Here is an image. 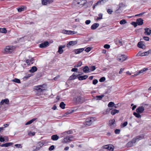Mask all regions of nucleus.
I'll return each mask as SVG.
<instances>
[{"mask_svg": "<svg viewBox=\"0 0 151 151\" xmlns=\"http://www.w3.org/2000/svg\"><path fill=\"white\" fill-rule=\"evenodd\" d=\"M0 32L6 33L7 32V30L5 28H0Z\"/></svg>", "mask_w": 151, "mask_h": 151, "instance_id": "nucleus-33", "label": "nucleus"}, {"mask_svg": "<svg viewBox=\"0 0 151 151\" xmlns=\"http://www.w3.org/2000/svg\"><path fill=\"white\" fill-rule=\"evenodd\" d=\"M99 25L98 23H95L93 24L91 27V28L92 30H94L96 29Z\"/></svg>", "mask_w": 151, "mask_h": 151, "instance_id": "nucleus-18", "label": "nucleus"}, {"mask_svg": "<svg viewBox=\"0 0 151 151\" xmlns=\"http://www.w3.org/2000/svg\"><path fill=\"white\" fill-rule=\"evenodd\" d=\"M144 46L142 42L140 41L138 43L137 46L139 48H143V46Z\"/></svg>", "mask_w": 151, "mask_h": 151, "instance_id": "nucleus-29", "label": "nucleus"}, {"mask_svg": "<svg viewBox=\"0 0 151 151\" xmlns=\"http://www.w3.org/2000/svg\"><path fill=\"white\" fill-rule=\"evenodd\" d=\"M115 122V120L114 119H111L109 121L108 125L111 129H113L116 127V124Z\"/></svg>", "mask_w": 151, "mask_h": 151, "instance_id": "nucleus-4", "label": "nucleus"}, {"mask_svg": "<svg viewBox=\"0 0 151 151\" xmlns=\"http://www.w3.org/2000/svg\"><path fill=\"white\" fill-rule=\"evenodd\" d=\"M114 105V103L112 102H110L108 104V106L109 107H112Z\"/></svg>", "mask_w": 151, "mask_h": 151, "instance_id": "nucleus-40", "label": "nucleus"}, {"mask_svg": "<svg viewBox=\"0 0 151 151\" xmlns=\"http://www.w3.org/2000/svg\"><path fill=\"white\" fill-rule=\"evenodd\" d=\"M9 100L8 99L2 100L0 102V106H2L4 104H9Z\"/></svg>", "mask_w": 151, "mask_h": 151, "instance_id": "nucleus-12", "label": "nucleus"}, {"mask_svg": "<svg viewBox=\"0 0 151 151\" xmlns=\"http://www.w3.org/2000/svg\"><path fill=\"white\" fill-rule=\"evenodd\" d=\"M144 138V136L143 134H141L140 135L137 136L136 137H135L136 139V141H139L140 140L143 139Z\"/></svg>", "mask_w": 151, "mask_h": 151, "instance_id": "nucleus-23", "label": "nucleus"}, {"mask_svg": "<svg viewBox=\"0 0 151 151\" xmlns=\"http://www.w3.org/2000/svg\"><path fill=\"white\" fill-rule=\"evenodd\" d=\"M138 112L136 113L134 112L133 113V115L135 116V117L137 118H139L141 117V115Z\"/></svg>", "mask_w": 151, "mask_h": 151, "instance_id": "nucleus-32", "label": "nucleus"}, {"mask_svg": "<svg viewBox=\"0 0 151 151\" xmlns=\"http://www.w3.org/2000/svg\"><path fill=\"white\" fill-rule=\"evenodd\" d=\"M53 0H42V3L43 5H47L48 4H50L53 2Z\"/></svg>", "mask_w": 151, "mask_h": 151, "instance_id": "nucleus-10", "label": "nucleus"}, {"mask_svg": "<svg viewBox=\"0 0 151 151\" xmlns=\"http://www.w3.org/2000/svg\"><path fill=\"white\" fill-rule=\"evenodd\" d=\"M91 20H86L85 22L86 24H88L91 23Z\"/></svg>", "mask_w": 151, "mask_h": 151, "instance_id": "nucleus-59", "label": "nucleus"}, {"mask_svg": "<svg viewBox=\"0 0 151 151\" xmlns=\"http://www.w3.org/2000/svg\"><path fill=\"white\" fill-rule=\"evenodd\" d=\"M37 68L36 66H34L32 67L30 69L29 71L31 73H33L37 70Z\"/></svg>", "mask_w": 151, "mask_h": 151, "instance_id": "nucleus-20", "label": "nucleus"}, {"mask_svg": "<svg viewBox=\"0 0 151 151\" xmlns=\"http://www.w3.org/2000/svg\"><path fill=\"white\" fill-rule=\"evenodd\" d=\"M119 7L118 9L117 10H116V12H117L119 10L121 9V8L122 7H124L125 5L122 3H121L119 4Z\"/></svg>", "mask_w": 151, "mask_h": 151, "instance_id": "nucleus-31", "label": "nucleus"}, {"mask_svg": "<svg viewBox=\"0 0 151 151\" xmlns=\"http://www.w3.org/2000/svg\"><path fill=\"white\" fill-rule=\"evenodd\" d=\"M133 146V144L131 142L129 141L128 142L126 145V146L127 147H132Z\"/></svg>", "mask_w": 151, "mask_h": 151, "instance_id": "nucleus-39", "label": "nucleus"}, {"mask_svg": "<svg viewBox=\"0 0 151 151\" xmlns=\"http://www.w3.org/2000/svg\"><path fill=\"white\" fill-rule=\"evenodd\" d=\"M145 12H142L140 14H137L136 15H135V16H141Z\"/></svg>", "mask_w": 151, "mask_h": 151, "instance_id": "nucleus-62", "label": "nucleus"}, {"mask_svg": "<svg viewBox=\"0 0 151 151\" xmlns=\"http://www.w3.org/2000/svg\"><path fill=\"white\" fill-rule=\"evenodd\" d=\"M82 62L81 61H80L78 62V64H77V65L74 66V67H79L81 66L82 65Z\"/></svg>", "mask_w": 151, "mask_h": 151, "instance_id": "nucleus-44", "label": "nucleus"}, {"mask_svg": "<svg viewBox=\"0 0 151 151\" xmlns=\"http://www.w3.org/2000/svg\"><path fill=\"white\" fill-rule=\"evenodd\" d=\"M88 77L87 75H84L79 76L78 77V79L80 81H82L86 79Z\"/></svg>", "mask_w": 151, "mask_h": 151, "instance_id": "nucleus-22", "label": "nucleus"}, {"mask_svg": "<svg viewBox=\"0 0 151 151\" xmlns=\"http://www.w3.org/2000/svg\"><path fill=\"white\" fill-rule=\"evenodd\" d=\"M77 76H76L75 75V73H74L71 76L69 77L68 80L70 81L74 80L76 78V77Z\"/></svg>", "mask_w": 151, "mask_h": 151, "instance_id": "nucleus-24", "label": "nucleus"}, {"mask_svg": "<svg viewBox=\"0 0 151 151\" xmlns=\"http://www.w3.org/2000/svg\"><path fill=\"white\" fill-rule=\"evenodd\" d=\"M144 30H145L144 33L145 35H150L151 33V30L150 28L146 27L144 29Z\"/></svg>", "mask_w": 151, "mask_h": 151, "instance_id": "nucleus-16", "label": "nucleus"}, {"mask_svg": "<svg viewBox=\"0 0 151 151\" xmlns=\"http://www.w3.org/2000/svg\"><path fill=\"white\" fill-rule=\"evenodd\" d=\"M107 12L109 14H111L113 12V11L110 9H108L107 10Z\"/></svg>", "mask_w": 151, "mask_h": 151, "instance_id": "nucleus-49", "label": "nucleus"}, {"mask_svg": "<svg viewBox=\"0 0 151 151\" xmlns=\"http://www.w3.org/2000/svg\"><path fill=\"white\" fill-rule=\"evenodd\" d=\"M110 47V45L109 44H105L104 46V48L106 49H109Z\"/></svg>", "mask_w": 151, "mask_h": 151, "instance_id": "nucleus-52", "label": "nucleus"}, {"mask_svg": "<svg viewBox=\"0 0 151 151\" xmlns=\"http://www.w3.org/2000/svg\"><path fill=\"white\" fill-rule=\"evenodd\" d=\"M127 58V56L124 55H121L119 56V58H118V59H119V60L121 61V62H123L124 61L126 60Z\"/></svg>", "mask_w": 151, "mask_h": 151, "instance_id": "nucleus-17", "label": "nucleus"}, {"mask_svg": "<svg viewBox=\"0 0 151 151\" xmlns=\"http://www.w3.org/2000/svg\"><path fill=\"white\" fill-rule=\"evenodd\" d=\"M131 24L132 25L134 26V27H136L137 26V24H138L137 23V22H132Z\"/></svg>", "mask_w": 151, "mask_h": 151, "instance_id": "nucleus-53", "label": "nucleus"}, {"mask_svg": "<svg viewBox=\"0 0 151 151\" xmlns=\"http://www.w3.org/2000/svg\"><path fill=\"white\" fill-rule=\"evenodd\" d=\"M78 70V69L77 68H73L71 69V71L72 72H77Z\"/></svg>", "mask_w": 151, "mask_h": 151, "instance_id": "nucleus-58", "label": "nucleus"}, {"mask_svg": "<svg viewBox=\"0 0 151 151\" xmlns=\"http://www.w3.org/2000/svg\"><path fill=\"white\" fill-rule=\"evenodd\" d=\"M148 70V69L147 68H143V69H142V70H140L139 71V72H137L136 73V74H134V75L132 76H136L138 75L139 74L142 73L144 72L145 71H146V70Z\"/></svg>", "mask_w": 151, "mask_h": 151, "instance_id": "nucleus-14", "label": "nucleus"}, {"mask_svg": "<svg viewBox=\"0 0 151 151\" xmlns=\"http://www.w3.org/2000/svg\"><path fill=\"white\" fill-rule=\"evenodd\" d=\"M59 138V137L56 134L53 135L51 136L52 139L54 141L57 140Z\"/></svg>", "mask_w": 151, "mask_h": 151, "instance_id": "nucleus-26", "label": "nucleus"}, {"mask_svg": "<svg viewBox=\"0 0 151 151\" xmlns=\"http://www.w3.org/2000/svg\"><path fill=\"white\" fill-rule=\"evenodd\" d=\"M104 96V95L100 96H96L95 97V99L97 100H101Z\"/></svg>", "mask_w": 151, "mask_h": 151, "instance_id": "nucleus-30", "label": "nucleus"}, {"mask_svg": "<svg viewBox=\"0 0 151 151\" xmlns=\"http://www.w3.org/2000/svg\"><path fill=\"white\" fill-rule=\"evenodd\" d=\"M70 140V139L68 138V137H66L64 138L62 140V142L63 143H66L67 142H70L69 140Z\"/></svg>", "mask_w": 151, "mask_h": 151, "instance_id": "nucleus-28", "label": "nucleus"}, {"mask_svg": "<svg viewBox=\"0 0 151 151\" xmlns=\"http://www.w3.org/2000/svg\"><path fill=\"white\" fill-rule=\"evenodd\" d=\"M119 23L121 24H124L126 23L127 22L125 19H123L120 21Z\"/></svg>", "mask_w": 151, "mask_h": 151, "instance_id": "nucleus-42", "label": "nucleus"}, {"mask_svg": "<svg viewBox=\"0 0 151 151\" xmlns=\"http://www.w3.org/2000/svg\"><path fill=\"white\" fill-rule=\"evenodd\" d=\"M86 3V0H75L74 1L75 5L78 7H83Z\"/></svg>", "mask_w": 151, "mask_h": 151, "instance_id": "nucleus-2", "label": "nucleus"}, {"mask_svg": "<svg viewBox=\"0 0 151 151\" xmlns=\"http://www.w3.org/2000/svg\"><path fill=\"white\" fill-rule=\"evenodd\" d=\"M67 137H68V138H69V139H70V140H69L70 141L73 140V136L72 135H70Z\"/></svg>", "mask_w": 151, "mask_h": 151, "instance_id": "nucleus-57", "label": "nucleus"}, {"mask_svg": "<svg viewBox=\"0 0 151 151\" xmlns=\"http://www.w3.org/2000/svg\"><path fill=\"white\" fill-rule=\"evenodd\" d=\"M14 49L12 46H7L4 50V53L5 54H9L14 52Z\"/></svg>", "mask_w": 151, "mask_h": 151, "instance_id": "nucleus-3", "label": "nucleus"}, {"mask_svg": "<svg viewBox=\"0 0 151 151\" xmlns=\"http://www.w3.org/2000/svg\"><path fill=\"white\" fill-rule=\"evenodd\" d=\"M84 50V48H81L74 50L73 52H75V54H79L83 52Z\"/></svg>", "mask_w": 151, "mask_h": 151, "instance_id": "nucleus-15", "label": "nucleus"}, {"mask_svg": "<svg viewBox=\"0 0 151 151\" xmlns=\"http://www.w3.org/2000/svg\"><path fill=\"white\" fill-rule=\"evenodd\" d=\"M77 43V41H72L69 42L67 44V46L69 48L70 46H73L74 45H76Z\"/></svg>", "mask_w": 151, "mask_h": 151, "instance_id": "nucleus-9", "label": "nucleus"}, {"mask_svg": "<svg viewBox=\"0 0 151 151\" xmlns=\"http://www.w3.org/2000/svg\"><path fill=\"white\" fill-rule=\"evenodd\" d=\"M105 78L104 77H102L99 80V81L100 82H103L105 80Z\"/></svg>", "mask_w": 151, "mask_h": 151, "instance_id": "nucleus-48", "label": "nucleus"}, {"mask_svg": "<svg viewBox=\"0 0 151 151\" xmlns=\"http://www.w3.org/2000/svg\"><path fill=\"white\" fill-rule=\"evenodd\" d=\"M83 71L85 73H88L90 72L89 68L87 66H86L83 68Z\"/></svg>", "mask_w": 151, "mask_h": 151, "instance_id": "nucleus-25", "label": "nucleus"}, {"mask_svg": "<svg viewBox=\"0 0 151 151\" xmlns=\"http://www.w3.org/2000/svg\"><path fill=\"white\" fill-rule=\"evenodd\" d=\"M43 145H44V144L43 143H42V142L40 143V144L39 145L40 147H36L35 150H39L40 149V148L41 147H42Z\"/></svg>", "mask_w": 151, "mask_h": 151, "instance_id": "nucleus-41", "label": "nucleus"}, {"mask_svg": "<svg viewBox=\"0 0 151 151\" xmlns=\"http://www.w3.org/2000/svg\"><path fill=\"white\" fill-rule=\"evenodd\" d=\"M13 144V143L12 142H7L5 143H4L0 145V146L1 147H8L12 145Z\"/></svg>", "mask_w": 151, "mask_h": 151, "instance_id": "nucleus-19", "label": "nucleus"}, {"mask_svg": "<svg viewBox=\"0 0 151 151\" xmlns=\"http://www.w3.org/2000/svg\"><path fill=\"white\" fill-rule=\"evenodd\" d=\"M15 146L18 148H22V146L21 144H16Z\"/></svg>", "mask_w": 151, "mask_h": 151, "instance_id": "nucleus-63", "label": "nucleus"}, {"mask_svg": "<svg viewBox=\"0 0 151 151\" xmlns=\"http://www.w3.org/2000/svg\"><path fill=\"white\" fill-rule=\"evenodd\" d=\"M42 86H38L35 87V89L38 92L40 93V94H41V93H42L45 90L44 89H42Z\"/></svg>", "mask_w": 151, "mask_h": 151, "instance_id": "nucleus-7", "label": "nucleus"}, {"mask_svg": "<svg viewBox=\"0 0 151 151\" xmlns=\"http://www.w3.org/2000/svg\"><path fill=\"white\" fill-rule=\"evenodd\" d=\"M26 62L27 63L28 65H30L31 63L30 62V60L28 59L27 60H26Z\"/></svg>", "mask_w": 151, "mask_h": 151, "instance_id": "nucleus-60", "label": "nucleus"}, {"mask_svg": "<svg viewBox=\"0 0 151 151\" xmlns=\"http://www.w3.org/2000/svg\"><path fill=\"white\" fill-rule=\"evenodd\" d=\"M32 123V121H31V120H30L28 122H27L25 124L26 125H28V124H30L31 123Z\"/></svg>", "mask_w": 151, "mask_h": 151, "instance_id": "nucleus-64", "label": "nucleus"}, {"mask_svg": "<svg viewBox=\"0 0 151 151\" xmlns=\"http://www.w3.org/2000/svg\"><path fill=\"white\" fill-rule=\"evenodd\" d=\"M104 149H108L109 151H113L114 148V146L111 144L104 145L103 147Z\"/></svg>", "mask_w": 151, "mask_h": 151, "instance_id": "nucleus-6", "label": "nucleus"}, {"mask_svg": "<svg viewBox=\"0 0 151 151\" xmlns=\"http://www.w3.org/2000/svg\"><path fill=\"white\" fill-rule=\"evenodd\" d=\"M128 124V122H125L123 123H122V124L121 126V127H124L126 126Z\"/></svg>", "mask_w": 151, "mask_h": 151, "instance_id": "nucleus-43", "label": "nucleus"}, {"mask_svg": "<svg viewBox=\"0 0 151 151\" xmlns=\"http://www.w3.org/2000/svg\"><path fill=\"white\" fill-rule=\"evenodd\" d=\"M144 108L143 106H140L138 107V108L136 109V111L137 112H138L140 114H141L143 113V112L144 111Z\"/></svg>", "mask_w": 151, "mask_h": 151, "instance_id": "nucleus-11", "label": "nucleus"}, {"mask_svg": "<svg viewBox=\"0 0 151 151\" xmlns=\"http://www.w3.org/2000/svg\"><path fill=\"white\" fill-rule=\"evenodd\" d=\"M65 47V45H60L58 47V52L60 54H62L64 51L63 48H64Z\"/></svg>", "mask_w": 151, "mask_h": 151, "instance_id": "nucleus-13", "label": "nucleus"}, {"mask_svg": "<svg viewBox=\"0 0 151 151\" xmlns=\"http://www.w3.org/2000/svg\"><path fill=\"white\" fill-rule=\"evenodd\" d=\"M94 121V118L93 117H91L90 118L86 119L84 124L86 125L90 126L91 124Z\"/></svg>", "mask_w": 151, "mask_h": 151, "instance_id": "nucleus-5", "label": "nucleus"}, {"mask_svg": "<svg viewBox=\"0 0 151 151\" xmlns=\"http://www.w3.org/2000/svg\"><path fill=\"white\" fill-rule=\"evenodd\" d=\"M24 10V8H19L18 9V11L19 12H21L22 11H23Z\"/></svg>", "mask_w": 151, "mask_h": 151, "instance_id": "nucleus-56", "label": "nucleus"}, {"mask_svg": "<svg viewBox=\"0 0 151 151\" xmlns=\"http://www.w3.org/2000/svg\"><path fill=\"white\" fill-rule=\"evenodd\" d=\"M98 82V81L97 79H94L93 81V84L94 85L96 84Z\"/></svg>", "mask_w": 151, "mask_h": 151, "instance_id": "nucleus-54", "label": "nucleus"}, {"mask_svg": "<svg viewBox=\"0 0 151 151\" xmlns=\"http://www.w3.org/2000/svg\"><path fill=\"white\" fill-rule=\"evenodd\" d=\"M116 44L118 45H122V42L120 40H117L116 41Z\"/></svg>", "mask_w": 151, "mask_h": 151, "instance_id": "nucleus-37", "label": "nucleus"}, {"mask_svg": "<svg viewBox=\"0 0 151 151\" xmlns=\"http://www.w3.org/2000/svg\"><path fill=\"white\" fill-rule=\"evenodd\" d=\"M55 147L54 145H52L50 146L49 148V150L50 151H52L54 149Z\"/></svg>", "mask_w": 151, "mask_h": 151, "instance_id": "nucleus-47", "label": "nucleus"}, {"mask_svg": "<svg viewBox=\"0 0 151 151\" xmlns=\"http://www.w3.org/2000/svg\"><path fill=\"white\" fill-rule=\"evenodd\" d=\"M12 81L13 82H14L18 83H21L20 81V80L17 78H15L14 79L12 80Z\"/></svg>", "mask_w": 151, "mask_h": 151, "instance_id": "nucleus-36", "label": "nucleus"}, {"mask_svg": "<svg viewBox=\"0 0 151 151\" xmlns=\"http://www.w3.org/2000/svg\"><path fill=\"white\" fill-rule=\"evenodd\" d=\"M89 71L90 72L92 71H93L94 70L96 69V68L95 67V66H94V65H92V66H90L89 67Z\"/></svg>", "mask_w": 151, "mask_h": 151, "instance_id": "nucleus-34", "label": "nucleus"}, {"mask_svg": "<svg viewBox=\"0 0 151 151\" xmlns=\"http://www.w3.org/2000/svg\"><path fill=\"white\" fill-rule=\"evenodd\" d=\"M91 47H88L86 49L85 51L87 52H88L91 50Z\"/></svg>", "mask_w": 151, "mask_h": 151, "instance_id": "nucleus-46", "label": "nucleus"}, {"mask_svg": "<svg viewBox=\"0 0 151 151\" xmlns=\"http://www.w3.org/2000/svg\"><path fill=\"white\" fill-rule=\"evenodd\" d=\"M93 4V2L92 1H90L89 2H87V3L86 4L87 6V7H91L92 5Z\"/></svg>", "mask_w": 151, "mask_h": 151, "instance_id": "nucleus-38", "label": "nucleus"}, {"mask_svg": "<svg viewBox=\"0 0 151 151\" xmlns=\"http://www.w3.org/2000/svg\"><path fill=\"white\" fill-rule=\"evenodd\" d=\"M120 130L119 129H116L114 131V132L116 134H119L120 132Z\"/></svg>", "mask_w": 151, "mask_h": 151, "instance_id": "nucleus-51", "label": "nucleus"}, {"mask_svg": "<svg viewBox=\"0 0 151 151\" xmlns=\"http://www.w3.org/2000/svg\"><path fill=\"white\" fill-rule=\"evenodd\" d=\"M151 52V49L149 50L148 51L145 52V53L146 55H149Z\"/></svg>", "mask_w": 151, "mask_h": 151, "instance_id": "nucleus-55", "label": "nucleus"}, {"mask_svg": "<svg viewBox=\"0 0 151 151\" xmlns=\"http://www.w3.org/2000/svg\"><path fill=\"white\" fill-rule=\"evenodd\" d=\"M137 23L139 25H141L143 24V20L141 18H139L137 19Z\"/></svg>", "mask_w": 151, "mask_h": 151, "instance_id": "nucleus-21", "label": "nucleus"}, {"mask_svg": "<svg viewBox=\"0 0 151 151\" xmlns=\"http://www.w3.org/2000/svg\"><path fill=\"white\" fill-rule=\"evenodd\" d=\"M65 104L64 102H61L60 104V107L63 109H65Z\"/></svg>", "mask_w": 151, "mask_h": 151, "instance_id": "nucleus-35", "label": "nucleus"}, {"mask_svg": "<svg viewBox=\"0 0 151 151\" xmlns=\"http://www.w3.org/2000/svg\"><path fill=\"white\" fill-rule=\"evenodd\" d=\"M111 110V114L112 115H114L116 113H118L119 112V110H116V109H113Z\"/></svg>", "mask_w": 151, "mask_h": 151, "instance_id": "nucleus-27", "label": "nucleus"}, {"mask_svg": "<svg viewBox=\"0 0 151 151\" xmlns=\"http://www.w3.org/2000/svg\"><path fill=\"white\" fill-rule=\"evenodd\" d=\"M136 140L135 138H134L130 141L133 144L135 143L136 142Z\"/></svg>", "mask_w": 151, "mask_h": 151, "instance_id": "nucleus-50", "label": "nucleus"}, {"mask_svg": "<svg viewBox=\"0 0 151 151\" xmlns=\"http://www.w3.org/2000/svg\"><path fill=\"white\" fill-rule=\"evenodd\" d=\"M143 39L146 41H149V38L148 37L144 36L143 37Z\"/></svg>", "mask_w": 151, "mask_h": 151, "instance_id": "nucleus-61", "label": "nucleus"}, {"mask_svg": "<svg viewBox=\"0 0 151 151\" xmlns=\"http://www.w3.org/2000/svg\"><path fill=\"white\" fill-rule=\"evenodd\" d=\"M73 101L76 104H82L85 102L84 99L80 95L76 96L73 98Z\"/></svg>", "mask_w": 151, "mask_h": 151, "instance_id": "nucleus-1", "label": "nucleus"}, {"mask_svg": "<svg viewBox=\"0 0 151 151\" xmlns=\"http://www.w3.org/2000/svg\"><path fill=\"white\" fill-rule=\"evenodd\" d=\"M5 141V137H4L2 135H0V141L1 142H4Z\"/></svg>", "mask_w": 151, "mask_h": 151, "instance_id": "nucleus-45", "label": "nucleus"}, {"mask_svg": "<svg viewBox=\"0 0 151 151\" xmlns=\"http://www.w3.org/2000/svg\"><path fill=\"white\" fill-rule=\"evenodd\" d=\"M49 42L48 41H45L39 45V47L41 48H44L49 45Z\"/></svg>", "mask_w": 151, "mask_h": 151, "instance_id": "nucleus-8", "label": "nucleus"}]
</instances>
